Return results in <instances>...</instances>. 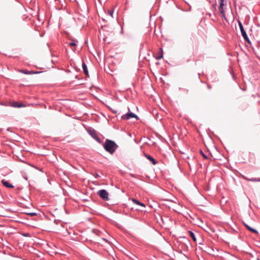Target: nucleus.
Instances as JSON below:
<instances>
[{
	"label": "nucleus",
	"mask_w": 260,
	"mask_h": 260,
	"mask_svg": "<svg viewBox=\"0 0 260 260\" xmlns=\"http://www.w3.org/2000/svg\"><path fill=\"white\" fill-rule=\"evenodd\" d=\"M219 11L220 13H221V14L222 15V17L224 20H226V17H225V12H224L223 9H219Z\"/></svg>",
	"instance_id": "16"
},
{
	"label": "nucleus",
	"mask_w": 260,
	"mask_h": 260,
	"mask_svg": "<svg viewBox=\"0 0 260 260\" xmlns=\"http://www.w3.org/2000/svg\"><path fill=\"white\" fill-rule=\"evenodd\" d=\"M132 201H133V203H135L138 205L141 206L143 207H145V205L144 203L140 202L139 201L135 199H132Z\"/></svg>",
	"instance_id": "14"
},
{
	"label": "nucleus",
	"mask_w": 260,
	"mask_h": 260,
	"mask_svg": "<svg viewBox=\"0 0 260 260\" xmlns=\"http://www.w3.org/2000/svg\"><path fill=\"white\" fill-rule=\"evenodd\" d=\"M163 57V51L162 48L159 49V52L155 56V58L157 60L160 59Z\"/></svg>",
	"instance_id": "13"
},
{
	"label": "nucleus",
	"mask_w": 260,
	"mask_h": 260,
	"mask_svg": "<svg viewBox=\"0 0 260 260\" xmlns=\"http://www.w3.org/2000/svg\"><path fill=\"white\" fill-rule=\"evenodd\" d=\"M12 106L15 108H21L25 107V105L22 103H19L17 102H14L12 103Z\"/></svg>",
	"instance_id": "12"
},
{
	"label": "nucleus",
	"mask_w": 260,
	"mask_h": 260,
	"mask_svg": "<svg viewBox=\"0 0 260 260\" xmlns=\"http://www.w3.org/2000/svg\"><path fill=\"white\" fill-rule=\"evenodd\" d=\"M219 4L218 9H222L223 7L226 6V3L225 0H219Z\"/></svg>",
	"instance_id": "11"
},
{
	"label": "nucleus",
	"mask_w": 260,
	"mask_h": 260,
	"mask_svg": "<svg viewBox=\"0 0 260 260\" xmlns=\"http://www.w3.org/2000/svg\"><path fill=\"white\" fill-rule=\"evenodd\" d=\"M29 214L31 216H34L35 215H36V213L33 212V213H29Z\"/></svg>",
	"instance_id": "22"
},
{
	"label": "nucleus",
	"mask_w": 260,
	"mask_h": 260,
	"mask_svg": "<svg viewBox=\"0 0 260 260\" xmlns=\"http://www.w3.org/2000/svg\"><path fill=\"white\" fill-rule=\"evenodd\" d=\"M248 181L252 182L260 181V178H252L247 179Z\"/></svg>",
	"instance_id": "17"
},
{
	"label": "nucleus",
	"mask_w": 260,
	"mask_h": 260,
	"mask_svg": "<svg viewBox=\"0 0 260 260\" xmlns=\"http://www.w3.org/2000/svg\"><path fill=\"white\" fill-rule=\"evenodd\" d=\"M208 248L209 249V252H210V251H213V248H212L211 247H210V248L209 247Z\"/></svg>",
	"instance_id": "24"
},
{
	"label": "nucleus",
	"mask_w": 260,
	"mask_h": 260,
	"mask_svg": "<svg viewBox=\"0 0 260 260\" xmlns=\"http://www.w3.org/2000/svg\"><path fill=\"white\" fill-rule=\"evenodd\" d=\"M87 132L92 138L95 140L98 143H101V141L98 137L96 132L93 128L90 127L88 129Z\"/></svg>",
	"instance_id": "2"
},
{
	"label": "nucleus",
	"mask_w": 260,
	"mask_h": 260,
	"mask_svg": "<svg viewBox=\"0 0 260 260\" xmlns=\"http://www.w3.org/2000/svg\"><path fill=\"white\" fill-rule=\"evenodd\" d=\"M145 156L153 165H156L157 163V161L152 156L147 154H145Z\"/></svg>",
	"instance_id": "7"
},
{
	"label": "nucleus",
	"mask_w": 260,
	"mask_h": 260,
	"mask_svg": "<svg viewBox=\"0 0 260 260\" xmlns=\"http://www.w3.org/2000/svg\"><path fill=\"white\" fill-rule=\"evenodd\" d=\"M244 225H245V226L246 227V228L249 230V231L253 233H255V234H258V232L256 230L252 228H251L250 226H249L246 223H244Z\"/></svg>",
	"instance_id": "10"
},
{
	"label": "nucleus",
	"mask_w": 260,
	"mask_h": 260,
	"mask_svg": "<svg viewBox=\"0 0 260 260\" xmlns=\"http://www.w3.org/2000/svg\"><path fill=\"white\" fill-rule=\"evenodd\" d=\"M200 154L203 156V157L205 159H208L207 156L205 154H204V153L203 152V151L202 150H200Z\"/></svg>",
	"instance_id": "18"
},
{
	"label": "nucleus",
	"mask_w": 260,
	"mask_h": 260,
	"mask_svg": "<svg viewBox=\"0 0 260 260\" xmlns=\"http://www.w3.org/2000/svg\"><path fill=\"white\" fill-rule=\"evenodd\" d=\"M207 88L209 89H210L211 88V87L210 85H207Z\"/></svg>",
	"instance_id": "23"
},
{
	"label": "nucleus",
	"mask_w": 260,
	"mask_h": 260,
	"mask_svg": "<svg viewBox=\"0 0 260 260\" xmlns=\"http://www.w3.org/2000/svg\"><path fill=\"white\" fill-rule=\"evenodd\" d=\"M113 13H114L113 11H112V10H109L108 11L109 15H110L112 17H113Z\"/></svg>",
	"instance_id": "20"
},
{
	"label": "nucleus",
	"mask_w": 260,
	"mask_h": 260,
	"mask_svg": "<svg viewBox=\"0 0 260 260\" xmlns=\"http://www.w3.org/2000/svg\"><path fill=\"white\" fill-rule=\"evenodd\" d=\"M2 183L3 185L6 187L11 188L14 187V186L12 184L10 183L8 181H6L4 179L2 180Z\"/></svg>",
	"instance_id": "9"
},
{
	"label": "nucleus",
	"mask_w": 260,
	"mask_h": 260,
	"mask_svg": "<svg viewBox=\"0 0 260 260\" xmlns=\"http://www.w3.org/2000/svg\"><path fill=\"white\" fill-rule=\"evenodd\" d=\"M19 72L21 73L26 75H31V74H37L41 73L40 71H28L26 70H20Z\"/></svg>",
	"instance_id": "6"
},
{
	"label": "nucleus",
	"mask_w": 260,
	"mask_h": 260,
	"mask_svg": "<svg viewBox=\"0 0 260 260\" xmlns=\"http://www.w3.org/2000/svg\"><path fill=\"white\" fill-rule=\"evenodd\" d=\"M103 146L105 151L110 154H114L118 147L117 144L114 141L109 139L105 140Z\"/></svg>",
	"instance_id": "1"
},
{
	"label": "nucleus",
	"mask_w": 260,
	"mask_h": 260,
	"mask_svg": "<svg viewBox=\"0 0 260 260\" xmlns=\"http://www.w3.org/2000/svg\"><path fill=\"white\" fill-rule=\"evenodd\" d=\"M133 118H136L137 119H139L138 116L132 112L127 113L121 116L122 119L126 120H128Z\"/></svg>",
	"instance_id": "5"
},
{
	"label": "nucleus",
	"mask_w": 260,
	"mask_h": 260,
	"mask_svg": "<svg viewBox=\"0 0 260 260\" xmlns=\"http://www.w3.org/2000/svg\"><path fill=\"white\" fill-rule=\"evenodd\" d=\"M238 24H239V27H240V29L241 30V35H242V37H243V38L244 39L245 41L246 42H248V43H250V41L247 35L246 31H245V30L244 29V27H243V26L242 23L240 21H239Z\"/></svg>",
	"instance_id": "4"
},
{
	"label": "nucleus",
	"mask_w": 260,
	"mask_h": 260,
	"mask_svg": "<svg viewBox=\"0 0 260 260\" xmlns=\"http://www.w3.org/2000/svg\"><path fill=\"white\" fill-rule=\"evenodd\" d=\"M188 235L191 238V239L193 240L194 242H196L197 239L196 238L195 234L193 232H192L191 231H188Z\"/></svg>",
	"instance_id": "15"
},
{
	"label": "nucleus",
	"mask_w": 260,
	"mask_h": 260,
	"mask_svg": "<svg viewBox=\"0 0 260 260\" xmlns=\"http://www.w3.org/2000/svg\"><path fill=\"white\" fill-rule=\"evenodd\" d=\"M76 42H77V40H74L73 42H72L71 43H69V45L70 46H76L77 45L76 44Z\"/></svg>",
	"instance_id": "19"
},
{
	"label": "nucleus",
	"mask_w": 260,
	"mask_h": 260,
	"mask_svg": "<svg viewBox=\"0 0 260 260\" xmlns=\"http://www.w3.org/2000/svg\"><path fill=\"white\" fill-rule=\"evenodd\" d=\"M97 194L104 200L107 201L109 200V193L105 189H101L98 191Z\"/></svg>",
	"instance_id": "3"
},
{
	"label": "nucleus",
	"mask_w": 260,
	"mask_h": 260,
	"mask_svg": "<svg viewBox=\"0 0 260 260\" xmlns=\"http://www.w3.org/2000/svg\"><path fill=\"white\" fill-rule=\"evenodd\" d=\"M99 176V175L98 174H96L95 176V177L96 178V177H98Z\"/></svg>",
	"instance_id": "25"
},
{
	"label": "nucleus",
	"mask_w": 260,
	"mask_h": 260,
	"mask_svg": "<svg viewBox=\"0 0 260 260\" xmlns=\"http://www.w3.org/2000/svg\"><path fill=\"white\" fill-rule=\"evenodd\" d=\"M24 236H28V234H25V235H24Z\"/></svg>",
	"instance_id": "27"
},
{
	"label": "nucleus",
	"mask_w": 260,
	"mask_h": 260,
	"mask_svg": "<svg viewBox=\"0 0 260 260\" xmlns=\"http://www.w3.org/2000/svg\"><path fill=\"white\" fill-rule=\"evenodd\" d=\"M129 175L131 177H133V178H137L135 174H133V173H130V174H129Z\"/></svg>",
	"instance_id": "21"
},
{
	"label": "nucleus",
	"mask_w": 260,
	"mask_h": 260,
	"mask_svg": "<svg viewBox=\"0 0 260 260\" xmlns=\"http://www.w3.org/2000/svg\"><path fill=\"white\" fill-rule=\"evenodd\" d=\"M183 90H185V91H186L187 92H188V89H183Z\"/></svg>",
	"instance_id": "26"
},
{
	"label": "nucleus",
	"mask_w": 260,
	"mask_h": 260,
	"mask_svg": "<svg viewBox=\"0 0 260 260\" xmlns=\"http://www.w3.org/2000/svg\"><path fill=\"white\" fill-rule=\"evenodd\" d=\"M82 69H83L84 73L87 77H89V74H88L87 67V66H86L85 62L84 61H82Z\"/></svg>",
	"instance_id": "8"
}]
</instances>
